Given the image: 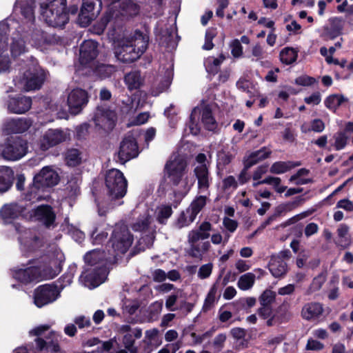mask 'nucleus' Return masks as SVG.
Here are the masks:
<instances>
[{
	"instance_id": "f257e3e1",
	"label": "nucleus",
	"mask_w": 353,
	"mask_h": 353,
	"mask_svg": "<svg viewBox=\"0 0 353 353\" xmlns=\"http://www.w3.org/2000/svg\"><path fill=\"white\" fill-rule=\"evenodd\" d=\"M63 260V253L57 250L38 259L30 261V267L15 270L13 276L23 283L52 279L61 272Z\"/></svg>"
},
{
	"instance_id": "f03ea898",
	"label": "nucleus",
	"mask_w": 353,
	"mask_h": 353,
	"mask_svg": "<svg viewBox=\"0 0 353 353\" xmlns=\"http://www.w3.org/2000/svg\"><path fill=\"white\" fill-rule=\"evenodd\" d=\"M212 226L210 222H202L197 228L191 230L188 235L189 248L186 254L195 259L201 261L203 256L210 250L211 244L207 240L210 236Z\"/></svg>"
},
{
	"instance_id": "7ed1b4c3",
	"label": "nucleus",
	"mask_w": 353,
	"mask_h": 353,
	"mask_svg": "<svg viewBox=\"0 0 353 353\" xmlns=\"http://www.w3.org/2000/svg\"><path fill=\"white\" fill-rule=\"evenodd\" d=\"M40 14L44 21L54 28H63L69 21L66 0H46L40 3Z\"/></svg>"
},
{
	"instance_id": "20e7f679",
	"label": "nucleus",
	"mask_w": 353,
	"mask_h": 353,
	"mask_svg": "<svg viewBox=\"0 0 353 353\" xmlns=\"http://www.w3.org/2000/svg\"><path fill=\"white\" fill-rule=\"evenodd\" d=\"M133 241V236L127 226L122 222L116 223L109 242L112 254L116 257L125 254L132 246Z\"/></svg>"
},
{
	"instance_id": "39448f33",
	"label": "nucleus",
	"mask_w": 353,
	"mask_h": 353,
	"mask_svg": "<svg viewBox=\"0 0 353 353\" xmlns=\"http://www.w3.org/2000/svg\"><path fill=\"white\" fill-rule=\"evenodd\" d=\"M107 195L111 201L123 198L127 192L128 181L123 174L117 169H111L105 175Z\"/></svg>"
},
{
	"instance_id": "423d86ee",
	"label": "nucleus",
	"mask_w": 353,
	"mask_h": 353,
	"mask_svg": "<svg viewBox=\"0 0 353 353\" xmlns=\"http://www.w3.org/2000/svg\"><path fill=\"white\" fill-rule=\"evenodd\" d=\"M117 114L107 105H99L94 112L92 120L96 126L105 132H111L117 125Z\"/></svg>"
},
{
	"instance_id": "0eeeda50",
	"label": "nucleus",
	"mask_w": 353,
	"mask_h": 353,
	"mask_svg": "<svg viewBox=\"0 0 353 353\" xmlns=\"http://www.w3.org/2000/svg\"><path fill=\"white\" fill-rule=\"evenodd\" d=\"M28 152V142L21 137H11L7 139L2 156L9 161H17L21 159Z\"/></svg>"
},
{
	"instance_id": "6e6552de",
	"label": "nucleus",
	"mask_w": 353,
	"mask_h": 353,
	"mask_svg": "<svg viewBox=\"0 0 353 353\" xmlns=\"http://www.w3.org/2000/svg\"><path fill=\"white\" fill-rule=\"evenodd\" d=\"M102 9V0H83L77 23L81 27H87L94 20Z\"/></svg>"
},
{
	"instance_id": "1a4fd4ad",
	"label": "nucleus",
	"mask_w": 353,
	"mask_h": 353,
	"mask_svg": "<svg viewBox=\"0 0 353 353\" xmlns=\"http://www.w3.org/2000/svg\"><path fill=\"white\" fill-rule=\"evenodd\" d=\"M29 205L17 202L5 203L0 208V219L2 221L22 219L28 221Z\"/></svg>"
},
{
	"instance_id": "9d476101",
	"label": "nucleus",
	"mask_w": 353,
	"mask_h": 353,
	"mask_svg": "<svg viewBox=\"0 0 353 353\" xmlns=\"http://www.w3.org/2000/svg\"><path fill=\"white\" fill-rule=\"evenodd\" d=\"M59 294L57 286L53 284L39 285L34 292V303L38 307H41L56 301Z\"/></svg>"
},
{
	"instance_id": "9b49d317",
	"label": "nucleus",
	"mask_w": 353,
	"mask_h": 353,
	"mask_svg": "<svg viewBox=\"0 0 353 353\" xmlns=\"http://www.w3.org/2000/svg\"><path fill=\"white\" fill-rule=\"evenodd\" d=\"M107 277V270L103 265L96 267H87L81 274L80 279L84 285L89 288H94L103 283Z\"/></svg>"
},
{
	"instance_id": "f8f14e48",
	"label": "nucleus",
	"mask_w": 353,
	"mask_h": 353,
	"mask_svg": "<svg viewBox=\"0 0 353 353\" xmlns=\"http://www.w3.org/2000/svg\"><path fill=\"white\" fill-rule=\"evenodd\" d=\"M138 155L139 146L136 139L132 135L125 136L120 143L118 152L119 161L121 164H125Z\"/></svg>"
},
{
	"instance_id": "ddd939ff",
	"label": "nucleus",
	"mask_w": 353,
	"mask_h": 353,
	"mask_svg": "<svg viewBox=\"0 0 353 353\" xmlns=\"http://www.w3.org/2000/svg\"><path fill=\"white\" fill-rule=\"evenodd\" d=\"M88 92L81 88H76L71 91L68 97V105L72 114H79L88 102Z\"/></svg>"
},
{
	"instance_id": "4468645a",
	"label": "nucleus",
	"mask_w": 353,
	"mask_h": 353,
	"mask_svg": "<svg viewBox=\"0 0 353 353\" xmlns=\"http://www.w3.org/2000/svg\"><path fill=\"white\" fill-rule=\"evenodd\" d=\"M98 43L92 40L83 42L79 50V63L85 67H91L98 56Z\"/></svg>"
},
{
	"instance_id": "2eb2a0df",
	"label": "nucleus",
	"mask_w": 353,
	"mask_h": 353,
	"mask_svg": "<svg viewBox=\"0 0 353 353\" xmlns=\"http://www.w3.org/2000/svg\"><path fill=\"white\" fill-rule=\"evenodd\" d=\"M32 101L30 97L21 94L14 96H9L7 100V108L9 112L13 114H24L28 112L32 106Z\"/></svg>"
},
{
	"instance_id": "dca6fc26",
	"label": "nucleus",
	"mask_w": 353,
	"mask_h": 353,
	"mask_svg": "<svg viewBox=\"0 0 353 353\" xmlns=\"http://www.w3.org/2000/svg\"><path fill=\"white\" fill-rule=\"evenodd\" d=\"M187 168V162L182 158H176L170 163H167L165 169L168 176L174 186H177L181 181Z\"/></svg>"
},
{
	"instance_id": "f3484780",
	"label": "nucleus",
	"mask_w": 353,
	"mask_h": 353,
	"mask_svg": "<svg viewBox=\"0 0 353 353\" xmlns=\"http://www.w3.org/2000/svg\"><path fill=\"white\" fill-rule=\"evenodd\" d=\"M33 179L34 183L45 190L47 188L53 187L58 184L59 176L55 170L49 166H46L34 176Z\"/></svg>"
},
{
	"instance_id": "a211bd4d",
	"label": "nucleus",
	"mask_w": 353,
	"mask_h": 353,
	"mask_svg": "<svg viewBox=\"0 0 353 353\" xmlns=\"http://www.w3.org/2000/svg\"><path fill=\"white\" fill-rule=\"evenodd\" d=\"M10 27L5 21L0 22V73L8 71L10 67V59L8 56L2 54L8 49V34Z\"/></svg>"
},
{
	"instance_id": "6ab92c4d",
	"label": "nucleus",
	"mask_w": 353,
	"mask_h": 353,
	"mask_svg": "<svg viewBox=\"0 0 353 353\" xmlns=\"http://www.w3.org/2000/svg\"><path fill=\"white\" fill-rule=\"evenodd\" d=\"M14 227L20 233L19 240L21 245H23V249L27 251H34L37 248H39L41 245L40 239L36 236L33 231L31 230H25L23 232L21 231V225L19 223H16Z\"/></svg>"
},
{
	"instance_id": "aec40b11",
	"label": "nucleus",
	"mask_w": 353,
	"mask_h": 353,
	"mask_svg": "<svg viewBox=\"0 0 353 353\" xmlns=\"http://www.w3.org/2000/svg\"><path fill=\"white\" fill-rule=\"evenodd\" d=\"M35 1L34 0H17L14 9L17 10L18 8L20 9V13L22 16V23L23 26H28L30 24L34 25L35 23Z\"/></svg>"
},
{
	"instance_id": "412c9836",
	"label": "nucleus",
	"mask_w": 353,
	"mask_h": 353,
	"mask_svg": "<svg viewBox=\"0 0 353 353\" xmlns=\"http://www.w3.org/2000/svg\"><path fill=\"white\" fill-rule=\"evenodd\" d=\"M194 175L197 180V188L200 192H206L212 182L208 165H199L194 168Z\"/></svg>"
},
{
	"instance_id": "4be33fe9",
	"label": "nucleus",
	"mask_w": 353,
	"mask_h": 353,
	"mask_svg": "<svg viewBox=\"0 0 353 353\" xmlns=\"http://www.w3.org/2000/svg\"><path fill=\"white\" fill-rule=\"evenodd\" d=\"M28 221H55L56 214L53 208L47 204H42L35 208L29 205Z\"/></svg>"
},
{
	"instance_id": "5701e85b",
	"label": "nucleus",
	"mask_w": 353,
	"mask_h": 353,
	"mask_svg": "<svg viewBox=\"0 0 353 353\" xmlns=\"http://www.w3.org/2000/svg\"><path fill=\"white\" fill-rule=\"evenodd\" d=\"M115 57L122 63H130L137 60L141 55L136 51L129 41L119 46L115 50Z\"/></svg>"
},
{
	"instance_id": "b1692460",
	"label": "nucleus",
	"mask_w": 353,
	"mask_h": 353,
	"mask_svg": "<svg viewBox=\"0 0 353 353\" xmlns=\"http://www.w3.org/2000/svg\"><path fill=\"white\" fill-rule=\"evenodd\" d=\"M207 201L206 196H197L191 202L190 206L185 211L183 212L177 221H194L198 214L205 206Z\"/></svg>"
},
{
	"instance_id": "393cba45",
	"label": "nucleus",
	"mask_w": 353,
	"mask_h": 353,
	"mask_svg": "<svg viewBox=\"0 0 353 353\" xmlns=\"http://www.w3.org/2000/svg\"><path fill=\"white\" fill-rule=\"evenodd\" d=\"M47 77L46 71L41 67L34 68L26 78L25 87L26 90H39L44 83Z\"/></svg>"
},
{
	"instance_id": "a878e982",
	"label": "nucleus",
	"mask_w": 353,
	"mask_h": 353,
	"mask_svg": "<svg viewBox=\"0 0 353 353\" xmlns=\"http://www.w3.org/2000/svg\"><path fill=\"white\" fill-rule=\"evenodd\" d=\"M65 140V134L61 130L49 129L43 135L41 143V148L47 150L50 148L57 145Z\"/></svg>"
},
{
	"instance_id": "bb28decb",
	"label": "nucleus",
	"mask_w": 353,
	"mask_h": 353,
	"mask_svg": "<svg viewBox=\"0 0 353 353\" xmlns=\"http://www.w3.org/2000/svg\"><path fill=\"white\" fill-rule=\"evenodd\" d=\"M21 37L27 41H32L34 44H41L45 41V32L34 25H28L21 28Z\"/></svg>"
},
{
	"instance_id": "cd10ccee",
	"label": "nucleus",
	"mask_w": 353,
	"mask_h": 353,
	"mask_svg": "<svg viewBox=\"0 0 353 353\" xmlns=\"http://www.w3.org/2000/svg\"><path fill=\"white\" fill-rule=\"evenodd\" d=\"M128 41L134 47L135 50L139 51V54L142 55L148 49L149 35L148 33H143L139 30H136L131 39Z\"/></svg>"
},
{
	"instance_id": "c85d7f7f",
	"label": "nucleus",
	"mask_w": 353,
	"mask_h": 353,
	"mask_svg": "<svg viewBox=\"0 0 353 353\" xmlns=\"http://www.w3.org/2000/svg\"><path fill=\"white\" fill-rule=\"evenodd\" d=\"M32 123L30 119L19 118L12 119L6 124V130L8 134H19L28 130Z\"/></svg>"
},
{
	"instance_id": "c756f323",
	"label": "nucleus",
	"mask_w": 353,
	"mask_h": 353,
	"mask_svg": "<svg viewBox=\"0 0 353 353\" xmlns=\"http://www.w3.org/2000/svg\"><path fill=\"white\" fill-rule=\"evenodd\" d=\"M14 171L8 166H0V193L8 191L12 186Z\"/></svg>"
},
{
	"instance_id": "7c9ffc66",
	"label": "nucleus",
	"mask_w": 353,
	"mask_h": 353,
	"mask_svg": "<svg viewBox=\"0 0 353 353\" xmlns=\"http://www.w3.org/2000/svg\"><path fill=\"white\" fill-rule=\"evenodd\" d=\"M323 312V307L321 303L312 302L303 305L301 316L305 320H312L319 318Z\"/></svg>"
},
{
	"instance_id": "2f4dec72",
	"label": "nucleus",
	"mask_w": 353,
	"mask_h": 353,
	"mask_svg": "<svg viewBox=\"0 0 353 353\" xmlns=\"http://www.w3.org/2000/svg\"><path fill=\"white\" fill-rule=\"evenodd\" d=\"M271 153L270 150H266V148L263 147L256 151L252 152L247 158H244L243 165H246V168H250L259 161L268 159Z\"/></svg>"
},
{
	"instance_id": "473e14b6",
	"label": "nucleus",
	"mask_w": 353,
	"mask_h": 353,
	"mask_svg": "<svg viewBox=\"0 0 353 353\" xmlns=\"http://www.w3.org/2000/svg\"><path fill=\"white\" fill-rule=\"evenodd\" d=\"M269 270L275 278L283 276L287 271V264L281 257L272 256L269 263Z\"/></svg>"
},
{
	"instance_id": "72a5a7b5",
	"label": "nucleus",
	"mask_w": 353,
	"mask_h": 353,
	"mask_svg": "<svg viewBox=\"0 0 353 353\" xmlns=\"http://www.w3.org/2000/svg\"><path fill=\"white\" fill-rule=\"evenodd\" d=\"M43 192L44 190L37 183H34L33 179L32 183L28 185V189L23 193V199L32 203L41 201L43 199Z\"/></svg>"
},
{
	"instance_id": "f704fd0d",
	"label": "nucleus",
	"mask_w": 353,
	"mask_h": 353,
	"mask_svg": "<svg viewBox=\"0 0 353 353\" xmlns=\"http://www.w3.org/2000/svg\"><path fill=\"white\" fill-rule=\"evenodd\" d=\"M301 161H276L274 162L270 167V171L272 174H283L292 168L300 166Z\"/></svg>"
},
{
	"instance_id": "c9c22d12",
	"label": "nucleus",
	"mask_w": 353,
	"mask_h": 353,
	"mask_svg": "<svg viewBox=\"0 0 353 353\" xmlns=\"http://www.w3.org/2000/svg\"><path fill=\"white\" fill-rule=\"evenodd\" d=\"M201 122L205 130L214 132L218 128V123L216 121L211 108L205 107L201 113Z\"/></svg>"
},
{
	"instance_id": "e433bc0d",
	"label": "nucleus",
	"mask_w": 353,
	"mask_h": 353,
	"mask_svg": "<svg viewBox=\"0 0 353 353\" xmlns=\"http://www.w3.org/2000/svg\"><path fill=\"white\" fill-rule=\"evenodd\" d=\"M299 198L300 197H297L294 201L283 203L276 207L273 214L266 221H273V219L285 215L288 212H290L294 208L297 207L301 202V199Z\"/></svg>"
},
{
	"instance_id": "4c0bfd02",
	"label": "nucleus",
	"mask_w": 353,
	"mask_h": 353,
	"mask_svg": "<svg viewBox=\"0 0 353 353\" xmlns=\"http://www.w3.org/2000/svg\"><path fill=\"white\" fill-rule=\"evenodd\" d=\"M104 256L103 252L100 250H93L88 252L84 256V260L87 264V267H96L99 265L105 266V263L103 260Z\"/></svg>"
},
{
	"instance_id": "58836bf2",
	"label": "nucleus",
	"mask_w": 353,
	"mask_h": 353,
	"mask_svg": "<svg viewBox=\"0 0 353 353\" xmlns=\"http://www.w3.org/2000/svg\"><path fill=\"white\" fill-rule=\"evenodd\" d=\"M152 222H136L132 225V229L134 231L141 232L143 237L149 238L150 240H153L155 234V227L152 225Z\"/></svg>"
},
{
	"instance_id": "ea45409f",
	"label": "nucleus",
	"mask_w": 353,
	"mask_h": 353,
	"mask_svg": "<svg viewBox=\"0 0 353 353\" xmlns=\"http://www.w3.org/2000/svg\"><path fill=\"white\" fill-rule=\"evenodd\" d=\"M347 98L343 94H334L327 97L324 101L325 107L333 112L342 105L343 103L347 101Z\"/></svg>"
},
{
	"instance_id": "a19ab883",
	"label": "nucleus",
	"mask_w": 353,
	"mask_h": 353,
	"mask_svg": "<svg viewBox=\"0 0 353 353\" xmlns=\"http://www.w3.org/2000/svg\"><path fill=\"white\" fill-rule=\"evenodd\" d=\"M349 228L345 224L340 225L337 230L338 238L336 244L343 248H347L351 244V239L349 235Z\"/></svg>"
},
{
	"instance_id": "79ce46f5",
	"label": "nucleus",
	"mask_w": 353,
	"mask_h": 353,
	"mask_svg": "<svg viewBox=\"0 0 353 353\" xmlns=\"http://www.w3.org/2000/svg\"><path fill=\"white\" fill-rule=\"evenodd\" d=\"M93 73L101 79L110 77L115 72V67L110 64L97 63L93 68Z\"/></svg>"
},
{
	"instance_id": "37998d69",
	"label": "nucleus",
	"mask_w": 353,
	"mask_h": 353,
	"mask_svg": "<svg viewBox=\"0 0 353 353\" xmlns=\"http://www.w3.org/2000/svg\"><path fill=\"white\" fill-rule=\"evenodd\" d=\"M298 52L292 47H285L280 52V61L285 65L292 64L297 59Z\"/></svg>"
},
{
	"instance_id": "c03bdc74",
	"label": "nucleus",
	"mask_w": 353,
	"mask_h": 353,
	"mask_svg": "<svg viewBox=\"0 0 353 353\" xmlns=\"http://www.w3.org/2000/svg\"><path fill=\"white\" fill-rule=\"evenodd\" d=\"M124 79L128 89L130 90L139 89L142 85L139 72H131L125 76Z\"/></svg>"
},
{
	"instance_id": "a18cd8bd",
	"label": "nucleus",
	"mask_w": 353,
	"mask_h": 353,
	"mask_svg": "<svg viewBox=\"0 0 353 353\" xmlns=\"http://www.w3.org/2000/svg\"><path fill=\"white\" fill-rule=\"evenodd\" d=\"M65 161L69 166H77L81 163V152L76 148L68 149L65 152Z\"/></svg>"
},
{
	"instance_id": "49530a36",
	"label": "nucleus",
	"mask_w": 353,
	"mask_h": 353,
	"mask_svg": "<svg viewBox=\"0 0 353 353\" xmlns=\"http://www.w3.org/2000/svg\"><path fill=\"white\" fill-rule=\"evenodd\" d=\"M234 157L230 152L221 150L217 152L216 168L218 170H223L226 165H229Z\"/></svg>"
},
{
	"instance_id": "de8ad7c7",
	"label": "nucleus",
	"mask_w": 353,
	"mask_h": 353,
	"mask_svg": "<svg viewBox=\"0 0 353 353\" xmlns=\"http://www.w3.org/2000/svg\"><path fill=\"white\" fill-rule=\"evenodd\" d=\"M255 274L252 272H248L240 276L237 285L242 290H248L250 289L255 282Z\"/></svg>"
},
{
	"instance_id": "09e8293b",
	"label": "nucleus",
	"mask_w": 353,
	"mask_h": 353,
	"mask_svg": "<svg viewBox=\"0 0 353 353\" xmlns=\"http://www.w3.org/2000/svg\"><path fill=\"white\" fill-rule=\"evenodd\" d=\"M121 8L124 14L130 17L137 16L140 11V6L131 0L123 1Z\"/></svg>"
},
{
	"instance_id": "8fccbe9b",
	"label": "nucleus",
	"mask_w": 353,
	"mask_h": 353,
	"mask_svg": "<svg viewBox=\"0 0 353 353\" xmlns=\"http://www.w3.org/2000/svg\"><path fill=\"white\" fill-rule=\"evenodd\" d=\"M25 39H14L11 43L10 52L13 57H17L26 51Z\"/></svg>"
},
{
	"instance_id": "3c124183",
	"label": "nucleus",
	"mask_w": 353,
	"mask_h": 353,
	"mask_svg": "<svg viewBox=\"0 0 353 353\" xmlns=\"http://www.w3.org/2000/svg\"><path fill=\"white\" fill-rule=\"evenodd\" d=\"M172 214V209L170 205H161L158 206L154 211L157 221L168 219L170 217Z\"/></svg>"
},
{
	"instance_id": "603ef678",
	"label": "nucleus",
	"mask_w": 353,
	"mask_h": 353,
	"mask_svg": "<svg viewBox=\"0 0 353 353\" xmlns=\"http://www.w3.org/2000/svg\"><path fill=\"white\" fill-rule=\"evenodd\" d=\"M224 58V56L221 54L218 58H213L212 61L208 59L206 65L207 72L213 75L216 74L220 70V65L222 63Z\"/></svg>"
},
{
	"instance_id": "864d4df0",
	"label": "nucleus",
	"mask_w": 353,
	"mask_h": 353,
	"mask_svg": "<svg viewBox=\"0 0 353 353\" xmlns=\"http://www.w3.org/2000/svg\"><path fill=\"white\" fill-rule=\"evenodd\" d=\"M219 281H216L211 288L210 289L203 305V307L205 309L210 308L212 305H214L216 301V295L219 289Z\"/></svg>"
},
{
	"instance_id": "5fc2aeb1",
	"label": "nucleus",
	"mask_w": 353,
	"mask_h": 353,
	"mask_svg": "<svg viewBox=\"0 0 353 353\" xmlns=\"http://www.w3.org/2000/svg\"><path fill=\"white\" fill-rule=\"evenodd\" d=\"M59 335L57 333L54 332H50V336H47L48 343L46 350L53 352H59Z\"/></svg>"
},
{
	"instance_id": "6e6d98bb",
	"label": "nucleus",
	"mask_w": 353,
	"mask_h": 353,
	"mask_svg": "<svg viewBox=\"0 0 353 353\" xmlns=\"http://www.w3.org/2000/svg\"><path fill=\"white\" fill-rule=\"evenodd\" d=\"M119 333L122 334H132L134 337L137 339H140L142 336V330L138 327H132L130 325H122L119 327Z\"/></svg>"
},
{
	"instance_id": "4d7b16f0",
	"label": "nucleus",
	"mask_w": 353,
	"mask_h": 353,
	"mask_svg": "<svg viewBox=\"0 0 353 353\" xmlns=\"http://www.w3.org/2000/svg\"><path fill=\"white\" fill-rule=\"evenodd\" d=\"M276 297V294L272 290H265L259 298L261 305L272 306Z\"/></svg>"
},
{
	"instance_id": "13d9d810",
	"label": "nucleus",
	"mask_w": 353,
	"mask_h": 353,
	"mask_svg": "<svg viewBox=\"0 0 353 353\" xmlns=\"http://www.w3.org/2000/svg\"><path fill=\"white\" fill-rule=\"evenodd\" d=\"M135 338L132 334H124L123 337V343L125 348L130 353H138V348L134 345Z\"/></svg>"
},
{
	"instance_id": "bf43d9fd",
	"label": "nucleus",
	"mask_w": 353,
	"mask_h": 353,
	"mask_svg": "<svg viewBox=\"0 0 353 353\" xmlns=\"http://www.w3.org/2000/svg\"><path fill=\"white\" fill-rule=\"evenodd\" d=\"M343 29V21L341 18L335 17L331 21V31L335 36L342 34Z\"/></svg>"
},
{
	"instance_id": "052dcab7",
	"label": "nucleus",
	"mask_w": 353,
	"mask_h": 353,
	"mask_svg": "<svg viewBox=\"0 0 353 353\" xmlns=\"http://www.w3.org/2000/svg\"><path fill=\"white\" fill-rule=\"evenodd\" d=\"M114 14V11L111 9H109L105 12V14L101 18L99 26L101 33L105 30L108 23L113 19Z\"/></svg>"
},
{
	"instance_id": "680f3d73",
	"label": "nucleus",
	"mask_w": 353,
	"mask_h": 353,
	"mask_svg": "<svg viewBox=\"0 0 353 353\" xmlns=\"http://www.w3.org/2000/svg\"><path fill=\"white\" fill-rule=\"evenodd\" d=\"M213 265L212 263H208L202 265L198 271L197 276L201 279H205L208 278L212 272Z\"/></svg>"
},
{
	"instance_id": "e2e57ef3",
	"label": "nucleus",
	"mask_w": 353,
	"mask_h": 353,
	"mask_svg": "<svg viewBox=\"0 0 353 353\" xmlns=\"http://www.w3.org/2000/svg\"><path fill=\"white\" fill-rule=\"evenodd\" d=\"M227 336L225 334L221 333L216 335L212 341V345L214 349L220 352L223 348Z\"/></svg>"
},
{
	"instance_id": "0e129e2a",
	"label": "nucleus",
	"mask_w": 353,
	"mask_h": 353,
	"mask_svg": "<svg viewBox=\"0 0 353 353\" xmlns=\"http://www.w3.org/2000/svg\"><path fill=\"white\" fill-rule=\"evenodd\" d=\"M181 292L180 290H177L174 294L168 296L165 301V307L170 311H175L176 310L174 307V305L179 299V293Z\"/></svg>"
},
{
	"instance_id": "69168bd1",
	"label": "nucleus",
	"mask_w": 353,
	"mask_h": 353,
	"mask_svg": "<svg viewBox=\"0 0 353 353\" xmlns=\"http://www.w3.org/2000/svg\"><path fill=\"white\" fill-rule=\"evenodd\" d=\"M108 236V232H99L98 228H96L91 234V237L94 244H101L104 241Z\"/></svg>"
},
{
	"instance_id": "338daca9",
	"label": "nucleus",
	"mask_w": 353,
	"mask_h": 353,
	"mask_svg": "<svg viewBox=\"0 0 353 353\" xmlns=\"http://www.w3.org/2000/svg\"><path fill=\"white\" fill-rule=\"evenodd\" d=\"M347 139L345 134L341 132L338 134V136L335 139L334 148L336 150H341L343 149L347 145Z\"/></svg>"
},
{
	"instance_id": "774afa93",
	"label": "nucleus",
	"mask_w": 353,
	"mask_h": 353,
	"mask_svg": "<svg viewBox=\"0 0 353 353\" xmlns=\"http://www.w3.org/2000/svg\"><path fill=\"white\" fill-rule=\"evenodd\" d=\"M74 323L79 329L89 327L91 325L90 317L83 315L78 316L74 319Z\"/></svg>"
}]
</instances>
